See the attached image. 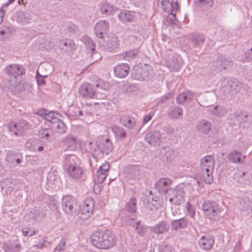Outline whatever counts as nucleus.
I'll return each mask as SVG.
<instances>
[{"label":"nucleus","instance_id":"obj_1","mask_svg":"<svg viewBox=\"0 0 252 252\" xmlns=\"http://www.w3.org/2000/svg\"><path fill=\"white\" fill-rule=\"evenodd\" d=\"M63 167L67 175L74 180L81 179L84 174V168L80 165L79 159L74 155L63 156Z\"/></svg>","mask_w":252,"mask_h":252},{"label":"nucleus","instance_id":"obj_2","mask_svg":"<svg viewBox=\"0 0 252 252\" xmlns=\"http://www.w3.org/2000/svg\"><path fill=\"white\" fill-rule=\"evenodd\" d=\"M92 244L100 249H109L115 245L114 235L109 230L94 232L90 237Z\"/></svg>","mask_w":252,"mask_h":252},{"label":"nucleus","instance_id":"obj_3","mask_svg":"<svg viewBox=\"0 0 252 252\" xmlns=\"http://www.w3.org/2000/svg\"><path fill=\"white\" fill-rule=\"evenodd\" d=\"M215 158L212 155H207L200 160V168L204 181L208 184H211L213 178L212 173L215 166Z\"/></svg>","mask_w":252,"mask_h":252},{"label":"nucleus","instance_id":"obj_4","mask_svg":"<svg viewBox=\"0 0 252 252\" xmlns=\"http://www.w3.org/2000/svg\"><path fill=\"white\" fill-rule=\"evenodd\" d=\"M62 206L66 214L69 216H72L77 211L76 199L70 195L64 196L62 200Z\"/></svg>","mask_w":252,"mask_h":252},{"label":"nucleus","instance_id":"obj_5","mask_svg":"<svg viewBox=\"0 0 252 252\" xmlns=\"http://www.w3.org/2000/svg\"><path fill=\"white\" fill-rule=\"evenodd\" d=\"M243 84L235 79L228 81L221 88V92L224 95H233L238 93L242 88Z\"/></svg>","mask_w":252,"mask_h":252},{"label":"nucleus","instance_id":"obj_6","mask_svg":"<svg viewBox=\"0 0 252 252\" xmlns=\"http://www.w3.org/2000/svg\"><path fill=\"white\" fill-rule=\"evenodd\" d=\"M202 209L205 214L211 217L220 216L223 212L221 207L214 201H205L202 205Z\"/></svg>","mask_w":252,"mask_h":252},{"label":"nucleus","instance_id":"obj_7","mask_svg":"<svg viewBox=\"0 0 252 252\" xmlns=\"http://www.w3.org/2000/svg\"><path fill=\"white\" fill-rule=\"evenodd\" d=\"M100 84L94 85L91 83H85L78 88L80 96L84 98H94L97 88H99Z\"/></svg>","mask_w":252,"mask_h":252},{"label":"nucleus","instance_id":"obj_8","mask_svg":"<svg viewBox=\"0 0 252 252\" xmlns=\"http://www.w3.org/2000/svg\"><path fill=\"white\" fill-rule=\"evenodd\" d=\"M96 147L103 154L109 155L113 149V145L111 140L106 137H98L96 142Z\"/></svg>","mask_w":252,"mask_h":252},{"label":"nucleus","instance_id":"obj_9","mask_svg":"<svg viewBox=\"0 0 252 252\" xmlns=\"http://www.w3.org/2000/svg\"><path fill=\"white\" fill-rule=\"evenodd\" d=\"M2 85L3 89L12 93L20 92L23 90V84L18 83L17 79L12 77L11 79H4Z\"/></svg>","mask_w":252,"mask_h":252},{"label":"nucleus","instance_id":"obj_10","mask_svg":"<svg viewBox=\"0 0 252 252\" xmlns=\"http://www.w3.org/2000/svg\"><path fill=\"white\" fill-rule=\"evenodd\" d=\"M5 71L8 75L17 79L18 76L23 75L26 73L25 69L18 64H12L7 66Z\"/></svg>","mask_w":252,"mask_h":252},{"label":"nucleus","instance_id":"obj_11","mask_svg":"<svg viewBox=\"0 0 252 252\" xmlns=\"http://www.w3.org/2000/svg\"><path fill=\"white\" fill-rule=\"evenodd\" d=\"M94 32L96 36L103 38L109 30V24L106 20H100L94 26Z\"/></svg>","mask_w":252,"mask_h":252},{"label":"nucleus","instance_id":"obj_12","mask_svg":"<svg viewBox=\"0 0 252 252\" xmlns=\"http://www.w3.org/2000/svg\"><path fill=\"white\" fill-rule=\"evenodd\" d=\"M146 141L151 146L159 145L162 142L161 134L158 131L148 132L145 135Z\"/></svg>","mask_w":252,"mask_h":252},{"label":"nucleus","instance_id":"obj_13","mask_svg":"<svg viewBox=\"0 0 252 252\" xmlns=\"http://www.w3.org/2000/svg\"><path fill=\"white\" fill-rule=\"evenodd\" d=\"M118 40L115 36H108L104 41L103 45V49L105 51L113 52L115 51L118 47Z\"/></svg>","mask_w":252,"mask_h":252},{"label":"nucleus","instance_id":"obj_14","mask_svg":"<svg viewBox=\"0 0 252 252\" xmlns=\"http://www.w3.org/2000/svg\"><path fill=\"white\" fill-rule=\"evenodd\" d=\"M94 206V202L93 198H87L84 201V205L81 209V214L86 216V219L87 217H90L92 214Z\"/></svg>","mask_w":252,"mask_h":252},{"label":"nucleus","instance_id":"obj_15","mask_svg":"<svg viewBox=\"0 0 252 252\" xmlns=\"http://www.w3.org/2000/svg\"><path fill=\"white\" fill-rule=\"evenodd\" d=\"M172 181L169 178H162L159 179L156 184V188L161 194H166L170 188Z\"/></svg>","mask_w":252,"mask_h":252},{"label":"nucleus","instance_id":"obj_16","mask_svg":"<svg viewBox=\"0 0 252 252\" xmlns=\"http://www.w3.org/2000/svg\"><path fill=\"white\" fill-rule=\"evenodd\" d=\"M170 225L166 221L162 220L151 228V231L154 234H161L167 232Z\"/></svg>","mask_w":252,"mask_h":252},{"label":"nucleus","instance_id":"obj_17","mask_svg":"<svg viewBox=\"0 0 252 252\" xmlns=\"http://www.w3.org/2000/svg\"><path fill=\"white\" fill-rule=\"evenodd\" d=\"M214 244V239L212 236H203L198 241L200 248L205 251L210 250Z\"/></svg>","mask_w":252,"mask_h":252},{"label":"nucleus","instance_id":"obj_18","mask_svg":"<svg viewBox=\"0 0 252 252\" xmlns=\"http://www.w3.org/2000/svg\"><path fill=\"white\" fill-rule=\"evenodd\" d=\"M189 221L185 218L173 220L171 222V226L173 230L177 231L179 229L186 228L189 225Z\"/></svg>","mask_w":252,"mask_h":252},{"label":"nucleus","instance_id":"obj_19","mask_svg":"<svg viewBox=\"0 0 252 252\" xmlns=\"http://www.w3.org/2000/svg\"><path fill=\"white\" fill-rule=\"evenodd\" d=\"M174 152L170 147H164L160 152V158L165 163L170 162L174 158Z\"/></svg>","mask_w":252,"mask_h":252},{"label":"nucleus","instance_id":"obj_20","mask_svg":"<svg viewBox=\"0 0 252 252\" xmlns=\"http://www.w3.org/2000/svg\"><path fill=\"white\" fill-rule=\"evenodd\" d=\"M129 67L127 63H122L116 65L114 68V72L116 76L123 78L128 74Z\"/></svg>","mask_w":252,"mask_h":252},{"label":"nucleus","instance_id":"obj_21","mask_svg":"<svg viewBox=\"0 0 252 252\" xmlns=\"http://www.w3.org/2000/svg\"><path fill=\"white\" fill-rule=\"evenodd\" d=\"M227 158L230 162L233 163L241 164L244 162L245 156L238 151L233 150L229 154Z\"/></svg>","mask_w":252,"mask_h":252},{"label":"nucleus","instance_id":"obj_22","mask_svg":"<svg viewBox=\"0 0 252 252\" xmlns=\"http://www.w3.org/2000/svg\"><path fill=\"white\" fill-rule=\"evenodd\" d=\"M119 121L121 125L128 129L134 128L136 125L135 118L128 115L121 116Z\"/></svg>","mask_w":252,"mask_h":252},{"label":"nucleus","instance_id":"obj_23","mask_svg":"<svg viewBox=\"0 0 252 252\" xmlns=\"http://www.w3.org/2000/svg\"><path fill=\"white\" fill-rule=\"evenodd\" d=\"M167 116L171 119L178 120L183 116V110L178 106H174L168 109Z\"/></svg>","mask_w":252,"mask_h":252},{"label":"nucleus","instance_id":"obj_24","mask_svg":"<svg viewBox=\"0 0 252 252\" xmlns=\"http://www.w3.org/2000/svg\"><path fill=\"white\" fill-rule=\"evenodd\" d=\"M118 17L123 23L132 22L135 17V13L132 11L123 10L118 14Z\"/></svg>","mask_w":252,"mask_h":252},{"label":"nucleus","instance_id":"obj_25","mask_svg":"<svg viewBox=\"0 0 252 252\" xmlns=\"http://www.w3.org/2000/svg\"><path fill=\"white\" fill-rule=\"evenodd\" d=\"M198 132L203 134H207L212 128L211 123L206 120H202L198 122L196 126Z\"/></svg>","mask_w":252,"mask_h":252},{"label":"nucleus","instance_id":"obj_26","mask_svg":"<svg viewBox=\"0 0 252 252\" xmlns=\"http://www.w3.org/2000/svg\"><path fill=\"white\" fill-rule=\"evenodd\" d=\"M51 67L50 64L48 63H43L41 64L38 67V70L36 72V81L38 84L41 85H44L45 84V81L44 80V78H46L48 76L49 73H50V71H49L48 73L46 74H40L39 72V70H42L43 69H48L50 68Z\"/></svg>","mask_w":252,"mask_h":252},{"label":"nucleus","instance_id":"obj_27","mask_svg":"<svg viewBox=\"0 0 252 252\" xmlns=\"http://www.w3.org/2000/svg\"><path fill=\"white\" fill-rule=\"evenodd\" d=\"M32 17L28 12L20 11L17 13L16 20L21 25H26L31 22Z\"/></svg>","mask_w":252,"mask_h":252},{"label":"nucleus","instance_id":"obj_28","mask_svg":"<svg viewBox=\"0 0 252 252\" xmlns=\"http://www.w3.org/2000/svg\"><path fill=\"white\" fill-rule=\"evenodd\" d=\"M172 195L174 197V204L179 205L184 202L185 193L181 188H176L172 190Z\"/></svg>","mask_w":252,"mask_h":252},{"label":"nucleus","instance_id":"obj_29","mask_svg":"<svg viewBox=\"0 0 252 252\" xmlns=\"http://www.w3.org/2000/svg\"><path fill=\"white\" fill-rule=\"evenodd\" d=\"M231 62L229 60L226 59L222 56H220L218 58V61L213 63V65L215 69L221 71L222 70L226 69L227 66H229Z\"/></svg>","mask_w":252,"mask_h":252},{"label":"nucleus","instance_id":"obj_30","mask_svg":"<svg viewBox=\"0 0 252 252\" xmlns=\"http://www.w3.org/2000/svg\"><path fill=\"white\" fill-rule=\"evenodd\" d=\"M194 94L190 92H184L180 94L176 98L178 104H183L185 102L191 101L194 99Z\"/></svg>","mask_w":252,"mask_h":252},{"label":"nucleus","instance_id":"obj_31","mask_svg":"<svg viewBox=\"0 0 252 252\" xmlns=\"http://www.w3.org/2000/svg\"><path fill=\"white\" fill-rule=\"evenodd\" d=\"M117 10V8L113 7L112 5L106 2L102 3L100 6L101 13L107 16L114 14Z\"/></svg>","mask_w":252,"mask_h":252},{"label":"nucleus","instance_id":"obj_32","mask_svg":"<svg viewBox=\"0 0 252 252\" xmlns=\"http://www.w3.org/2000/svg\"><path fill=\"white\" fill-rule=\"evenodd\" d=\"M22 156L19 153H16L13 151H9L6 153L5 160L10 164H13L15 162L17 163L21 162Z\"/></svg>","mask_w":252,"mask_h":252},{"label":"nucleus","instance_id":"obj_33","mask_svg":"<svg viewBox=\"0 0 252 252\" xmlns=\"http://www.w3.org/2000/svg\"><path fill=\"white\" fill-rule=\"evenodd\" d=\"M2 248L5 252H20L21 246L19 244L7 241L3 244Z\"/></svg>","mask_w":252,"mask_h":252},{"label":"nucleus","instance_id":"obj_34","mask_svg":"<svg viewBox=\"0 0 252 252\" xmlns=\"http://www.w3.org/2000/svg\"><path fill=\"white\" fill-rule=\"evenodd\" d=\"M159 1L164 11H166L167 12H169L171 11V14L173 15L174 17L175 16L176 13H174V9H173V5L172 2H170L168 0H159ZM178 3L177 2H176V7L175 10H178Z\"/></svg>","mask_w":252,"mask_h":252},{"label":"nucleus","instance_id":"obj_35","mask_svg":"<svg viewBox=\"0 0 252 252\" xmlns=\"http://www.w3.org/2000/svg\"><path fill=\"white\" fill-rule=\"evenodd\" d=\"M9 131L16 136H21L24 131L19 122H11L7 125Z\"/></svg>","mask_w":252,"mask_h":252},{"label":"nucleus","instance_id":"obj_36","mask_svg":"<svg viewBox=\"0 0 252 252\" xmlns=\"http://www.w3.org/2000/svg\"><path fill=\"white\" fill-rule=\"evenodd\" d=\"M60 44L63 51L68 53L75 50V44L71 39H65L61 41Z\"/></svg>","mask_w":252,"mask_h":252},{"label":"nucleus","instance_id":"obj_37","mask_svg":"<svg viewBox=\"0 0 252 252\" xmlns=\"http://www.w3.org/2000/svg\"><path fill=\"white\" fill-rule=\"evenodd\" d=\"M63 142L67 148L73 150L75 148L76 138L72 135L69 134L63 140Z\"/></svg>","mask_w":252,"mask_h":252},{"label":"nucleus","instance_id":"obj_38","mask_svg":"<svg viewBox=\"0 0 252 252\" xmlns=\"http://www.w3.org/2000/svg\"><path fill=\"white\" fill-rule=\"evenodd\" d=\"M37 113L41 116H44V119L46 121L50 122L51 125H53L55 122L59 120L58 118V114L55 113L52 111L46 113H43L42 111H39Z\"/></svg>","mask_w":252,"mask_h":252},{"label":"nucleus","instance_id":"obj_39","mask_svg":"<svg viewBox=\"0 0 252 252\" xmlns=\"http://www.w3.org/2000/svg\"><path fill=\"white\" fill-rule=\"evenodd\" d=\"M51 126L54 130L59 133H64L67 129L64 123L59 119L53 125H51Z\"/></svg>","mask_w":252,"mask_h":252},{"label":"nucleus","instance_id":"obj_40","mask_svg":"<svg viewBox=\"0 0 252 252\" xmlns=\"http://www.w3.org/2000/svg\"><path fill=\"white\" fill-rule=\"evenodd\" d=\"M136 203V199L133 196L131 197L126 204V210L130 213H134L136 212L137 209Z\"/></svg>","mask_w":252,"mask_h":252},{"label":"nucleus","instance_id":"obj_41","mask_svg":"<svg viewBox=\"0 0 252 252\" xmlns=\"http://www.w3.org/2000/svg\"><path fill=\"white\" fill-rule=\"evenodd\" d=\"M210 112L214 116L218 117H222L226 113V108L220 105H217L214 107L212 109H209Z\"/></svg>","mask_w":252,"mask_h":252},{"label":"nucleus","instance_id":"obj_42","mask_svg":"<svg viewBox=\"0 0 252 252\" xmlns=\"http://www.w3.org/2000/svg\"><path fill=\"white\" fill-rule=\"evenodd\" d=\"M138 51L137 50H131L122 53L120 55V57L122 59L129 61L138 57Z\"/></svg>","mask_w":252,"mask_h":252},{"label":"nucleus","instance_id":"obj_43","mask_svg":"<svg viewBox=\"0 0 252 252\" xmlns=\"http://www.w3.org/2000/svg\"><path fill=\"white\" fill-rule=\"evenodd\" d=\"M83 41L86 45L87 50L90 51V54L94 53L95 45L92 39L88 36H83Z\"/></svg>","mask_w":252,"mask_h":252},{"label":"nucleus","instance_id":"obj_44","mask_svg":"<svg viewBox=\"0 0 252 252\" xmlns=\"http://www.w3.org/2000/svg\"><path fill=\"white\" fill-rule=\"evenodd\" d=\"M39 141L36 139H30L26 143V147L30 151H37V147Z\"/></svg>","mask_w":252,"mask_h":252},{"label":"nucleus","instance_id":"obj_45","mask_svg":"<svg viewBox=\"0 0 252 252\" xmlns=\"http://www.w3.org/2000/svg\"><path fill=\"white\" fill-rule=\"evenodd\" d=\"M112 130L116 136L123 138L126 137V132L123 128L115 126L112 127Z\"/></svg>","mask_w":252,"mask_h":252},{"label":"nucleus","instance_id":"obj_46","mask_svg":"<svg viewBox=\"0 0 252 252\" xmlns=\"http://www.w3.org/2000/svg\"><path fill=\"white\" fill-rule=\"evenodd\" d=\"M204 42V39L201 35L194 36L191 40V44L193 47L199 46Z\"/></svg>","mask_w":252,"mask_h":252},{"label":"nucleus","instance_id":"obj_47","mask_svg":"<svg viewBox=\"0 0 252 252\" xmlns=\"http://www.w3.org/2000/svg\"><path fill=\"white\" fill-rule=\"evenodd\" d=\"M196 3L202 7H209L213 4V0H196Z\"/></svg>","mask_w":252,"mask_h":252},{"label":"nucleus","instance_id":"obj_48","mask_svg":"<svg viewBox=\"0 0 252 252\" xmlns=\"http://www.w3.org/2000/svg\"><path fill=\"white\" fill-rule=\"evenodd\" d=\"M147 228L141 225L139 222H137L135 227V231L140 236H142L146 232Z\"/></svg>","mask_w":252,"mask_h":252},{"label":"nucleus","instance_id":"obj_49","mask_svg":"<svg viewBox=\"0 0 252 252\" xmlns=\"http://www.w3.org/2000/svg\"><path fill=\"white\" fill-rule=\"evenodd\" d=\"M108 88H103L102 90L104 91H106ZM102 88H97L96 89V92H95V94L94 98L96 99H103L106 96V94L104 93H102L100 92V90Z\"/></svg>","mask_w":252,"mask_h":252},{"label":"nucleus","instance_id":"obj_50","mask_svg":"<svg viewBox=\"0 0 252 252\" xmlns=\"http://www.w3.org/2000/svg\"><path fill=\"white\" fill-rule=\"evenodd\" d=\"M186 208L189 217L193 219L195 216V209L189 202L186 203Z\"/></svg>","mask_w":252,"mask_h":252},{"label":"nucleus","instance_id":"obj_51","mask_svg":"<svg viewBox=\"0 0 252 252\" xmlns=\"http://www.w3.org/2000/svg\"><path fill=\"white\" fill-rule=\"evenodd\" d=\"M65 247V241L62 239L60 243L54 249V252H62Z\"/></svg>","mask_w":252,"mask_h":252},{"label":"nucleus","instance_id":"obj_52","mask_svg":"<svg viewBox=\"0 0 252 252\" xmlns=\"http://www.w3.org/2000/svg\"><path fill=\"white\" fill-rule=\"evenodd\" d=\"M18 122L20 124V126L22 128L23 131L25 130H30L32 128V125L25 120H20Z\"/></svg>","mask_w":252,"mask_h":252},{"label":"nucleus","instance_id":"obj_53","mask_svg":"<svg viewBox=\"0 0 252 252\" xmlns=\"http://www.w3.org/2000/svg\"><path fill=\"white\" fill-rule=\"evenodd\" d=\"M157 198V197H156ZM149 207L151 210H156L159 206L158 199H152L151 201H148Z\"/></svg>","mask_w":252,"mask_h":252},{"label":"nucleus","instance_id":"obj_54","mask_svg":"<svg viewBox=\"0 0 252 252\" xmlns=\"http://www.w3.org/2000/svg\"><path fill=\"white\" fill-rule=\"evenodd\" d=\"M110 166L108 163H103L99 168L98 173H104L107 174V171L109 170Z\"/></svg>","mask_w":252,"mask_h":252},{"label":"nucleus","instance_id":"obj_55","mask_svg":"<svg viewBox=\"0 0 252 252\" xmlns=\"http://www.w3.org/2000/svg\"><path fill=\"white\" fill-rule=\"evenodd\" d=\"M97 178L95 182H96L98 183L101 184L104 180L106 179V177L107 176V174H105L104 173H98L97 172Z\"/></svg>","mask_w":252,"mask_h":252},{"label":"nucleus","instance_id":"obj_56","mask_svg":"<svg viewBox=\"0 0 252 252\" xmlns=\"http://www.w3.org/2000/svg\"><path fill=\"white\" fill-rule=\"evenodd\" d=\"M102 189V185L100 183H95L93 187V190L96 193H99Z\"/></svg>","mask_w":252,"mask_h":252},{"label":"nucleus","instance_id":"obj_57","mask_svg":"<svg viewBox=\"0 0 252 252\" xmlns=\"http://www.w3.org/2000/svg\"><path fill=\"white\" fill-rule=\"evenodd\" d=\"M47 241V238L44 237L42 243H39V244L34 245V247H36L37 248L40 249H42L44 247H46L45 243H46Z\"/></svg>","mask_w":252,"mask_h":252},{"label":"nucleus","instance_id":"obj_58","mask_svg":"<svg viewBox=\"0 0 252 252\" xmlns=\"http://www.w3.org/2000/svg\"><path fill=\"white\" fill-rule=\"evenodd\" d=\"M177 60L175 58L172 59V63L170 64V66L173 70H178L180 68L179 63H177Z\"/></svg>","mask_w":252,"mask_h":252},{"label":"nucleus","instance_id":"obj_59","mask_svg":"<svg viewBox=\"0 0 252 252\" xmlns=\"http://www.w3.org/2000/svg\"><path fill=\"white\" fill-rule=\"evenodd\" d=\"M31 217L34 220H38L40 219V216L39 214L38 211L37 210H34L33 212H31Z\"/></svg>","mask_w":252,"mask_h":252},{"label":"nucleus","instance_id":"obj_60","mask_svg":"<svg viewBox=\"0 0 252 252\" xmlns=\"http://www.w3.org/2000/svg\"><path fill=\"white\" fill-rule=\"evenodd\" d=\"M138 88H124V90L128 94H133L137 92Z\"/></svg>","mask_w":252,"mask_h":252},{"label":"nucleus","instance_id":"obj_61","mask_svg":"<svg viewBox=\"0 0 252 252\" xmlns=\"http://www.w3.org/2000/svg\"><path fill=\"white\" fill-rule=\"evenodd\" d=\"M245 57L248 61H252V47L245 53Z\"/></svg>","mask_w":252,"mask_h":252},{"label":"nucleus","instance_id":"obj_62","mask_svg":"<svg viewBox=\"0 0 252 252\" xmlns=\"http://www.w3.org/2000/svg\"><path fill=\"white\" fill-rule=\"evenodd\" d=\"M153 116V114L152 113H150L147 116H145L143 119V122L145 124L148 123L150 121Z\"/></svg>","mask_w":252,"mask_h":252},{"label":"nucleus","instance_id":"obj_63","mask_svg":"<svg viewBox=\"0 0 252 252\" xmlns=\"http://www.w3.org/2000/svg\"><path fill=\"white\" fill-rule=\"evenodd\" d=\"M130 170L131 171H135V173L134 174V176H137V175H139V174L138 167L137 166H136V165H133L131 167Z\"/></svg>","mask_w":252,"mask_h":252},{"label":"nucleus","instance_id":"obj_64","mask_svg":"<svg viewBox=\"0 0 252 252\" xmlns=\"http://www.w3.org/2000/svg\"><path fill=\"white\" fill-rule=\"evenodd\" d=\"M248 117L247 114L244 112L241 111L236 116V118H246Z\"/></svg>","mask_w":252,"mask_h":252}]
</instances>
